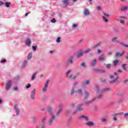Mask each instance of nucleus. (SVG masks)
I'll list each match as a JSON object with an SVG mask.
<instances>
[{"mask_svg": "<svg viewBox=\"0 0 128 128\" xmlns=\"http://www.w3.org/2000/svg\"><path fill=\"white\" fill-rule=\"evenodd\" d=\"M48 114H50L51 116L50 118L48 121V126H52V124H54V119L56 118V116H54V112H52V108L48 107Z\"/></svg>", "mask_w": 128, "mask_h": 128, "instance_id": "1", "label": "nucleus"}, {"mask_svg": "<svg viewBox=\"0 0 128 128\" xmlns=\"http://www.w3.org/2000/svg\"><path fill=\"white\" fill-rule=\"evenodd\" d=\"M48 84H50V80H46L42 88V92H46L48 90Z\"/></svg>", "mask_w": 128, "mask_h": 128, "instance_id": "2", "label": "nucleus"}, {"mask_svg": "<svg viewBox=\"0 0 128 128\" xmlns=\"http://www.w3.org/2000/svg\"><path fill=\"white\" fill-rule=\"evenodd\" d=\"M122 114H124V112H119V113H116V114H112V119L114 120H118V119L116 116H122Z\"/></svg>", "mask_w": 128, "mask_h": 128, "instance_id": "3", "label": "nucleus"}, {"mask_svg": "<svg viewBox=\"0 0 128 128\" xmlns=\"http://www.w3.org/2000/svg\"><path fill=\"white\" fill-rule=\"evenodd\" d=\"M36 88H34L32 92H31V94H30V98L32 100H34L36 98Z\"/></svg>", "mask_w": 128, "mask_h": 128, "instance_id": "4", "label": "nucleus"}, {"mask_svg": "<svg viewBox=\"0 0 128 128\" xmlns=\"http://www.w3.org/2000/svg\"><path fill=\"white\" fill-rule=\"evenodd\" d=\"M82 104H80L79 105H78V109L74 112V114H76L78 112H82V110H84V108H82Z\"/></svg>", "mask_w": 128, "mask_h": 128, "instance_id": "5", "label": "nucleus"}, {"mask_svg": "<svg viewBox=\"0 0 128 128\" xmlns=\"http://www.w3.org/2000/svg\"><path fill=\"white\" fill-rule=\"evenodd\" d=\"M78 118L79 120H86V122H88V117L84 115H82L81 116H80Z\"/></svg>", "mask_w": 128, "mask_h": 128, "instance_id": "6", "label": "nucleus"}, {"mask_svg": "<svg viewBox=\"0 0 128 128\" xmlns=\"http://www.w3.org/2000/svg\"><path fill=\"white\" fill-rule=\"evenodd\" d=\"M10 86H12V81L8 80L7 82V84H6V90H8L10 88Z\"/></svg>", "mask_w": 128, "mask_h": 128, "instance_id": "7", "label": "nucleus"}, {"mask_svg": "<svg viewBox=\"0 0 128 128\" xmlns=\"http://www.w3.org/2000/svg\"><path fill=\"white\" fill-rule=\"evenodd\" d=\"M90 84V80H86L83 82H82V86L83 87H84L86 86H88V84Z\"/></svg>", "mask_w": 128, "mask_h": 128, "instance_id": "8", "label": "nucleus"}, {"mask_svg": "<svg viewBox=\"0 0 128 128\" xmlns=\"http://www.w3.org/2000/svg\"><path fill=\"white\" fill-rule=\"evenodd\" d=\"M14 109L16 112V116H18V114H20V108H18V104H15Z\"/></svg>", "mask_w": 128, "mask_h": 128, "instance_id": "9", "label": "nucleus"}, {"mask_svg": "<svg viewBox=\"0 0 128 128\" xmlns=\"http://www.w3.org/2000/svg\"><path fill=\"white\" fill-rule=\"evenodd\" d=\"M84 16H90V12L88 8H84Z\"/></svg>", "mask_w": 128, "mask_h": 128, "instance_id": "10", "label": "nucleus"}, {"mask_svg": "<svg viewBox=\"0 0 128 128\" xmlns=\"http://www.w3.org/2000/svg\"><path fill=\"white\" fill-rule=\"evenodd\" d=\"M85 124L88 126H94V123L92 122H87L85 123Z\"/></svg>", "mask_w": 128, "mask_h": 128, "instance_id": "11", "label": "nucleus"}, {"mask_svg": "<svg viewBox=\"0 0 128 128\" xmlns=\"http://www.w3.org/2000/svg\"><path fill=\"white\" fill-rule=\"evenodd\" d=\"M84 52H82V50H80L77 54V58H82V56H84Z\"/></svg>", "mask_w": 128, "mask_h": 128, "instance_id": "12", "label": "nucleus"}, {"mask_svg": "<svg viewBox=\"0 0 128 128\" xmlns=\"http://www.w3.org/2000/svg\"><path fill=\"white\" fill-rule=\"evenodd\" d=\"M31 42H32L30 40V39L28 38L25 41V44H26V46H30Z\"/></svg>", "mask_w": 128, "mask_h": 128, "instance_id": "13", "label": "nucleus"}, {"mask_svg": "<svg viewBox=\"0 0 128 128\" xmlns=\"http://www.w3.org/2000/svg\"><path fill=\"white\" fill-rule=\"evenodd\" d=\"M58 106L60 109L57 112V116H58L62 112V105L60 104Z\"/></svg>", "mask_w": 128, "mask_h": 128, "instance_id": "14", "label": "nucleus"}, {"mask_svg": "<svg viewBox=\"0 0 128 128\" xmlns=\"http://www.w3.org/2000/svg\"><path fill=\"white\" fill-rule=\"evenodd\" d=\"M96 64V59H94L90 62V66H94Z\"/></svg>", "mask_w": 128, "mask_h": 128, "instance_id": "15", "label": "nucleus"}, {"mask_svg": "<svg viewBox=\"0 0 128 128\" xmlns=\"http://www.w3.org/2000/svg\"><path fill=\"white\" fill-rule=\"evenodd\" d=\"M118 76H116V78L110 82V84H114V82H118Z\"/></svg>", "mask_w": 128, "mask_h": 128, "instance_id": "16", "label": "nucleus"}, {"mask_svg": "<svg viewBox=\"0 0 128 128\" xmlns=\"http://www.w3.org/2000/svg\"><path fill=\"white\" fill-rule=\"evenodd\" d=\"M94 100H96V98H94L90 101H88V102H85V104H86V106H90V104H92V102H94Z\"/></svg>", "mask_w": 128, "mask_h": 128, "instance_id": "17", "label": "nucleus"}, {"mask_svg": "<svg viewBox=\"0 0 128 128\" xmlns=\"http://www.w3.org/2000/svg\"><path fill=\"white\" fill-rule=\"evenodd\" d=\"M124 52H125L124 51H122V53L116 52V58H118V56H122L123 54H124Z\"/></svg>", "mask_w": 128, "mask_h": 128, "instance_id": "18", "label": "nucleus"}, {"mask_svg": "<svg viewBox=\"0 0 128 128\" xmlns=\"http://www.w3.org/2000/svg\"><path fill=\"white\" fill-rule=\"evenodd\" d=\"M112 42H118V37H114V38H112Z\"/></svg>", "mask_w": 128, "mask_h": 128, "instance_id": "19", "label": "nucleus"}, {"mask_svg": "<svg viewBox=\"0 0 128 128\" xmlns=\"http://www.w3.org/2000/svg\"><path fill=\"white\" fill-rule=\"evenodd\" d=\"M76 92H77V94H78L79 96H82V90L78 89L77 90H76Z\"/></svg>", "mask_w": 128, "mask_h": 128, "instance_id": "20", "label": "nucleus"}, {"mask_svg": "<svg viewBox=\"0 0 128 128\" xmlns=\"http://www.w3.org/2000/svg\"><path fill=\"white\" fill-rule=\"evenodd\" d=\"M36 74H37V72H34V73L32 74V76H31V80H36Z\"/></svg>", "mask_w": 128, "mask_h": 128, "instance_id": "21", "label": "nucleus"}, {"mask_svg": "<svg viewBox=\"0 0 128 128\" xmlns=\"http://www.w3.org/2000/svg\"><path fill=\"white\" fill-rule=\"evenodd\" d=\"M76 92V90H74V88H72V90L70 91V96H74V94Z\"/></svg>", "mask_w": 128, "mask_h": 128, "instance_id": "22", "label": "nucleus"}, {"mask_svg": "<svg viewBox=\"0 0 128 128\" xmlns=\"http://www.w3.org/2000/svg\"><path fill=\"white\" fill-rule=\"evenodd\" d=\"M99 60H106V56H104V54H102L99 58Z\"/></svg>", "mask_w": 128, "mask_h": 128, "instance_id": "23", "label": "nucleus"}, {"mask_svg": "<svg viewBox=\"0 0 128 128\" xmlns=\"http://www.w3.org/2000/svg\"><path fill=\"white\" fill-rule=\"evenodd\" d=\"M76 75L74 76L72 74H70V75H69V78H71V80H76Z\"/></svg>", "mask_w": 128, "mask_h": 128, "instance_id": "24", "label": "nucleus"}, {"mask_svg": "<svg viewBox=\"0 0 128 128\" xmlns=\"http://www.w3.org/2000/svg\"><path fill=\"white\" fill-rule=\"evenodd\" d=\"M68 64H73V62H74V59H73L72 57L70 58L68 60Z\"/></svg>", "mask_w": 128, "mask_h": 128, "instance_id": "25", "label": "nucleus"}, {"mask_svg": "<svg viewBox=\"0 0 128 128\" xmlns=\"http://www.w3.org/2000/svg\"><path fill=\"white\" fill-rule=\"evenodd\" d=\"M26 64H28V61L26 60H24L23 62L22 67V68H25V66H26Z\"/></svg>", "mask_w": 128, "mask_h": 128, "instance_id": "26", "label": "nucleus"}, {"mask_svg": "<svg viewBox=\"0 0 128 128\" xmlns=\"http://www.w3.org/2000/svg\"><path fill=\"white\" fill-rule=\"evenodd\" d=\"M102 16H104V18H110V14L103 12Z\"/></svg>", "mask_w": 128, "mask_h": 128, "instance_id": "27", "label": "nucleus"}, {"mask_svg": "<svg viewBox=\"0 0 128 128\" xmlns=\"http://www.w3.org/2000/svg\"><path fill=\"white\" fill-rule=\"evenodd\" d=\"M128 8V6H124L121 8V10L122 12H124V10H126Z\"/></svg>", "mask_w": 128, "mask_h": 128, "instance_id": "28", "label": "nucleus"}, {"mask_svg": "<svg viewBox=\"0 0 128 128\" xmlns=\"http://www.w3.org/2000/svg\"><path fill=\"white\" fill-rule=\"evenodd\" d=\"M108 116H106L105 117V118H102L101 119L102 122H106V120H108Z\"/></svg>", "mask_w": 128, "mask_h": 128, "instance_id": "29", "label": "nucleus"}, {"mask_svg": "<svg viewBox=\"0 0 128 128\" xmlns=\"http://www.w3.org/2000/svg\"><path fill=\"white\" fill-rule=\"evenodd\" d=\"M102 20L104 22H108V20L106 17L102 16Z\"/></svg>", "mask_w": 128, "mask_h": 128, "instance_id": "30", "label": "nucleus"}, {"mask_svg": "<svg viewBox=\"0 0 128 128\" xmlns=\"http://www.w3.org/2000/svg\"><path fill=\"white\" fill-rule=\"evenodd\" d=\"M32 56V52H30L28 56V60H30Z\"/></svg>", "mask_w": 128, "mask_h": 128, "instance_id": "31", "label": "nucleus"}, {"mask_svg": "<svg viewBox=\"0 0 128 128\" xmlns=\"http://www.w3.org/2000/svg\"><path fill=\"white\" fill-rule=\"evenodd\" d=\"M102 98V93H100L98 96H97L96 98H98V100Z\"/></svg>", "mask_w": 128, "mask_h": 128, "instance_id": "32", "label": "nucleus"}, {"mask_svg": "<svg viewBox=\"0 0 128 128\" xmlns=\"http://www.w3.org/2000/svg\"><path fill=\"white\" fill-rule=\"evenodd\" d=\"M89 94L88 92H86L84 94V98L86 100V98H88Z\"/></svg>", "mask_w": 128, "mask_h": 128, "instance_id": "33", "label": "nucleus"}, {"mask_svg": "<svg viewBox=\"0 0 128 128\" xmlns=\"http://www.w3.org/2000/svg\"><path fill=\"white\" fill-rule=\"evenodd\" d=\"M80 66H82L84 68H86V63H84V62L81 63Z\"/></svg>", "mask_w": 128, "mask_h": 128, "instance_id": "34", "label": "nucleus"}, {"mask_svg": "<svg viewBox=\"0 0 128 128\" xmlns=\"http://www.w3.org/2000/svg\"><path fill=\"white\" fill-rule=\"evenodd\" d=\"M63 4L66 6L68 4V0H63Z\"/></svg>", "mask_w": 128, "mask_h": 128, "instance_id": "35", "label": "nucleus"}, {"mask_svg": "<svg viewBox=\"0 0 128 128\" xmlns=\"http://www.w3.org/2000/svg\"><path fill=\"white\" fill-rule=\"evenodd\" d=\"M118 60H116L114 62V66H116L118 65Z\"/></svg>", "mask_w": 128, "mask_h": 128, "instance_id": "36", "label": "nucleus"}, {"mask_svg": "<svg viewBox=\"0 0 128 128\" xmlns=\"http://www.w3.org/2000/svg\"><path fill=\"white\" fill-rule=\"evenodd\" d=\"M126 64H124L122 65V68H123V70H126Z\"/></svg>", "mask_w": 128, "mask_h": 128, "instance_id": "37", "label": "nucleus"}, {"mask_svg": "<svg viewBox=\"0 0 128 128\" xmlns=\"http://www.w3.org/2000/svg\"><path fill=\"white\" fill-rule=\"evenodd\" d=\"M90 52V49L88 48L85 50L83 52L84 54H88V52Z\"/></svg>", "mask_w": 128, "mask_h": 128, "instance_id": "38", "label": "nucleus"}, {"mask_svg": "<svg viewBox=\"0 0 128 128\" xmlns=\"http://www.w3.org/2000/svg\"><path fill=\"white\" fill-rule=\"evenodd\" d=\"M78 26V25L76 24H72V28H76Z\"/></svg>", "mask_w": 128, "mask_h": 128, "instance_id": "39", "label": "nucleus"}, {"mask_svg": "<svg viewBox=\"0 0 128 128\" xmlns=\"http://www.w3.org/2000/svg\"><path fill=\"white\" fill-rule=\"evenodd\" d=\"M96 90H97V94H100V90H98V86H96Z\"/></svg>", "mask_w": 128, "mask_h": 128, "instance_id": "40", "label": "nucleus"}, {"mask_svg": "<svg viewBox=\"0 0 128 128\" xmlns=\"http://www.w3.org/2000/svg\"><path fill=\"white\" fill-rule=\"evenodd\" d=\"M111 66H112V65L110 64H107L106 65V68H110Z\"/></svg>", "mask_w": 128, "mask_h": 128, "instance_id": "41", "label": "nucleus"}, {"mask_svg": "<svg viewBox=\"0 0 128 128\" xmlns=\"http://www.w3.org/2000/svg\"><path fill=\"white\" fill-rule=\"evenodd\" d=\"M123 83L128 84V79H125L123 80Z\"/></svg>", "mask_w": 128, "mask_h": 128, "instance_id": "42", "label": "nucleus"}, {"mask_svg": "<svg viewBox=\"0 0 128 128\" xmlns=\"http://www.w3.org/2000/svg\"><path fill=\"white\" fill-rule=\"evenodd\" d=\"M70 72H72V70H69L66 72V74H70Z\"/></svg>", "mask_w": 128, "mask_h": 128, "instance_id": "43", "label": "nucleus"}, {"mask_svg": "<svg viewBox=\"0 0 128 128\" xmlns=\"http://www.w3.org/2000/svg\"><path fill=\"white\" fill-rule=\"evenodd\" d=\"M97 10H98V12H100V10H102V7H100V6H97Z\"/></svg>", "mask_w": 128, "mask_h": 128, "instance_id": "44", "label": "nucleus"}, {"mask_svg": "<svg viewBox=\"0 0 128 128\" xmlns=\"http://www.w3.org/2000/svg\"><path fill=\"white\" fill-rule=\"evenodd\" d=\"M56 42H60V37H58L56 40Z\"/></svg>", "mask_w": 128, "mask_h": 128, "instance_id": "45", "label": "nucleus"}, {"mask_svg": "<svg viewBox=\"0 0 128 128\" xmlns=\"http://www.w3.org/2000/svg\"><path fill=\"white\" fill-rule=\"evenodd\" d=\"M5 4H6V8H10V3H8V2H6V3Z\"/></svg>", "mask_w": 128, "mask_h": 128, "instance_id": "46", "label": "nucleus"}, {"mask_svg": "<svg viewBox=\"0 0 128 128\" xmlns=\"http://www.w3.org/2000/svg\"><path fill=\"white\" fill-rule=\"evenodd\" d=\"M30 88V84H28L26 86V88Z\"/></svg>", "mask_w": 128, "mask_h": 128, "instance_id": "47", "label": "nucleus"}, {"mask_svg": "<svg viewBox=\"0 0 128 128\" xmlns=\"http://www.w3.org/2000/svg\"><path fill=\"white\" fill-rule=\"evenodd\" d=\"M51 22L54 23L56 22V18H53L52 20H51Z\"/></svg>", "mask_w": 128, "mask_h": 128, "instance_id": "48", "label": "nucleus"}, {"mask_svg": "<svg viewBox=\"0 0 128 128\" xmlns=\"http://www.w3.org/2000/svg\"><path fill=\"white\" fill-rule=\"evenodd\" d=\"M124 118H128V113H126L124 114Z\"/></svg>", "mask_w": 128, "mask_h": 128, "instance_id": "49", "label": "nucleus"}, {"mask_svg": "<svg viewBox=\"0 0 128 128\" xmlns=\"http://www.w3.org/2000/svg\"><path fill=\"white\" fill-rule=\"evenodd\" d=\"M32 50H36V46H32Z\"/></svg>", "mask_w": 128, "mask_h": 128, "instance_id": "50", "label": "nucleus"}, {"mask_svg": "<svg viewBox=\"0 0 128 128\" xmlns=\"http://www.w3.org/2000/svg\"><path fill=\"white\" fill-rule=\"evenodd\" d=\"M6 62V60L4 59L3 60H1V62Z\"/></svg>", "mask_w": 128, "mask_h": 128, "instance_id": "51", "label": "nucleus"}, {"mask_svg": "<svg viewBox=\"0 0 128 128\" xmlns=\"http://www.w3.org/2000/svg\"><path fill=\"white\" fill-rule=\"evenodd\" d=\"M120 24H124V20H120Z\"/></svg>", "mask_w": 128, "mask_h": 128, "instance_id": "52", "label": "nucleus"}, {"mask_svg": "<svg viewBox=\"0 0 128 128\" xmlns=\"http://www.w3.org/2000/svg\"><path fill=\"white\" fill-rule=\"evenodd\" d=\"M98 54H100L102 52V50L98 49Z\"/></svg>", "mask_w": 128, "mask_h": 128, "instance_id": "53", "label": "nucleus"}, {"mask_svg": "<svg viewBox=\"0 0 128 128\" xmlns=\"http://www.w3.org/2000/svg\"><path fill=\"white\" fill-rule=\"evenodd\" d=\"M4 4V2L0 1V6H2Z\"/></svg>", "mask_w": 128, "mask_h": 128, "instance_id": "54", "label": "nucleus"}, {"mask_svg": "<svg viewBox=\"0 0 128 128\" xmlns=\"http://www.w3.org/2000/svg\"><path fill=\"white\" fill-rule=\"evenodd\" d=\"M78 82H76L75 83H74L73 84L74 86H76L78 85Z\"/></svg>", "mask_w": 128, "mask_h": 128, "instance_id": "55", "label": "nucleus"}, {"mask_svg": "<svg viewBox=\"0 0 128 128\" xmlns=\"http://www.w3.org/2000/svg\"><path fill=\"white\" fill-rule=\"evenodd\" d=\"M110 90V88H104V92H106V90Z\"/></svg>", "mask_w": 128, "mask_h": 128, "instance_id": "56", "label": "nucleus"}, {"mask_svg": "<svg viewBox=\"0 0 128 128\" xmlns=\"http://www.w3.org/2000/svg\"><path fill=\"white\" fill-rule=\"evenodd\" d=\"M119 44L121 45V46H124V42H119Z\"/></svg>", "mask_w": 128, "mask_h": 128, "instance_id": "57", "label": "nucleus"}, {"mask_svg": "<svg viewBox=\"0 0 128 128\" xmlns=\"http://www.w3.org/2000/svg\"><path fill=\"white\" fill-rule=\"evenodd\" d=\"M18 87H14V90H18Z\"/></svg>", "mask_w": 128, "mask_h": 128, "instance_id": "58", "label": "nucleus"}, {"mask_svg": "<svg viewBox=\"0 0 128 128\" xmlns=\"http://www.w3.org/2000/svg\"><path fill=\"white\" fill-rule=\"evenodd\" d=\"M30 14V12H28V13H26V14H25V16H28V14Z\"/></svg>", "mask_w": 128, "mask_h": 128, "instance_id": "59", "label": "nucleus"}, {"mask_svg": "<svg viewBox=\"0 0 128 128\" xmlns=\"http://www.w3.org/2000/svg\"><path fill=\"white\" fill-rule=\"evenodd\" d=\"M70 106H71V108L74 107V104H71Z\"/></svg>", "mask_w": 128, "mask_h": 128, "instance_id": "60", "label": "nucleus"}, {"mask_svg": "<svg viewBox=\"0 0 128 128\" xmlns=\"http://www.w3.org/2000/svg\"><path fill=\"white\" fill-rule=\"evenodd\" d=\"M114 78V76L113 75H110V78Z\"/></svg>", "mask_w": 128, "mask_h": 128, "instance_id": "61", "label": "nucleus"}, {"mask_svg": "<svg viewBox=\"0 0 128 128\" xmlns=\"http://www.w3.org/2000/svg\"><path fill=\"white\" fill-rule=\"evenodd\" d=\"M112 52H108V56H110V54H112Z\"/></svg>", "mask_w": 128, "mask_h": 128, "instance_id": "62", "label": "nucleus"}, {"mask_svg": "<svg viewBox=\"0 0 128 128\" xmlns=\"http://www.w3.org/2000/svg\"><path fill=\"white\" fill-rule=\"evenodd\" d=\"M124 46L125 48H128V45L124 44Z\"/></svg>", "mask_w": 128, "mask_h": 128, "instance_id": "63", "label": "nucleus"}, {"mask_svg": "<svg viewBox=\"0 0 128 128\" xmlns=\"http://www.w3.org/2000/svg\"><path fill=\"white\" fill-rule=\"evenodd\" d=\"M118 72H122V71L120 70H118Z\"/></svg>", "mask_w": 128, "mask_h": 128, "instance_id": "64", "label": "nucleus"}]
</instances>
